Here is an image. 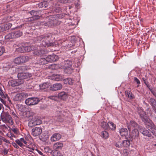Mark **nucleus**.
Returning a JSON list of instances; mask_svg holds the SVG:
<instances>
[{"label":"nucleus","instance_id":"23","mask_svg":"<svg viewBox=\"0 0 156 156\" xmlns=\"http://www.w3.org/2000/svg\"><path fill=\"white\" fill-rule=\"evenodd\" d=\"M58 99H60L65 100L68 98L67 94L65 92H62L58 94Z\"/></svg>","mask_w":156,"mask_h":156},{"label":"nucleus","instance_id":"57","mask_svg":"<svg viewBox=\"0 0 156 156\" xmlns=\"http://www.w3.org/2000/svg\"><path fill=\"white\" fill-rule=\"evenodd\" d=\"M151 132L156 137V128L153 130H152Z\"/></svg>","mask_w":156,"mask_h":156},{"label":"nucleus","instance_id":"36","mask_svg":"<svg viewBox=\"0 0 156 156\" xmlns=\"http://www.w3.org/2000/svg\"><path fill=\"white\" fill-rule=\"evenodd\" d=\"M101 126L104 129H108V124L106 122L103 121L101 122Z\"/></svg>","mask_w":156,"mask_h":156},{"label":"nucleus","instance_id":"52","mask_svg":"<svg viewBox=\"0 0 156 156\" xmlns=\"http://www.w3.org/2000/svg\"><path fill=\"white\" fill-rule=\"evenodd\" d=\"M68 84L69 85H71L73 84L74 82V81L70 78H68Z\"/></svg>","mask_w":156,"mask_h":156},{"label":"nucleus","instance_id":"61","mask_svg":"<svg viewBox=\"0 0 156 156\" xmlns=\"http://www.w3.org/2000/svg\"><path fill=\"white\" fill-rule=\"evenodd\" d=\"M56 65L55 64H52L49 67V68L51 69H55Z\"/></svg>","mask_w":156,"mask_h":156},{"label":"nucleus","instance_id":"12","mask_svg":"<svg viewBox=\"0 0 156 156\" xmlns=\"http://www.w3.org/2000/svg\"><path fill=\"white\" fill-rule=\"evenodd\" d=\"M18 132L19 130L16 126H13L12 128H10V139L12 137L15 138L14 134L17 135Z\"/></svg>","mask_w":156,"mask_h":156},{"label":"nucleus","instance_id":"45","mask_svg":"<svg viewBox=\"0 0 156 156\" xmlns=\"http://www.w3.org/2000/svg\"><path fill=\"white\" fill-rule=\"evenodd\" d=\"M48 98L53 100L55 101H58V96H50L48 97Z\"/></svg>","mask_w":156,"mask_h":156},{"label":"nucleus","instance_id":"53","mask_svg":"<svg viewBox=\"0 0 156 156\" xmlns=\"http://www.w3.org/2000/svg\"><path fill=\"white\" fill-rule=\"evenodd\" d=\"M4 52V48L2 47H0V56L2 55Z\"/></svg>","mask_w":156,"mask_h":156},{"label":"nucleus","instance_id":"10","mask_svg":"<svg viewBox=\"0 0 156 156\" xmlns=\"http://www.w3.org/2000/svg\"><path fill=\"white\" fill-rule=\"evenodd\" d=\"M144 123L145 124L146 128L149 130H150L151 131L156 128V126L154 123L150 119H148V121Z\"/></svg>","mask_w":156,"mask_h":156},{"label":"nucleus","instance_id":"55","mask_svg":"<svg viewBox=\"0 0 156 156\" xmlns=\"http://www.w3.org/2000/svg\"><path fill=\"white\" fill-rule=\"evenodd\" d=\"M51 151V150H50V148L48 147H46L44 149V151L46 153L48 152Z\"/></svg>","mask_w":156,"mask_h":156},{"label":"nucleus","instance_id":"7","mask_svg":"<svg viewBox=\"0 0 156 156\" xmlns=\"http://www.w3.org/2000/svg\"><path fill=\"white\" fill-rule=\"evenodd\" d=\"M28 96V94L26 93H22L16 94L13 99L15 101H21L23 100Z\"/></svg>","mask_w":156,"mask_h":156},{"label":"nucleus","instance_id":"33","mask_svg":"<svg viewBox=\"0 0 156 156\" xmlns=\"http://www.w3.org/2000/svg\"><path fill=\"white\" fill-rule=\"evenodd\" d=\"M44 53V51L43 49H39V50L35 51L34 52V54L35 55H41Z\"/></svg>","mask_w":156,"mask_h":156},{"label":"nucleus","instance_id":"31","mask_svg":"<svg viewBox=\"0 0 156 156\" xmlns=\"http://www.w3.org/2000/svg\"><path fill=\"white\" fill-rule=\"evenodd\" d=\"M9 26L7 24L5 25L4 26L0 27V34L5 30H8L9 29Z\"/></svg>","mask_w":156,"mask_h":156},{"label":"nucleus","instance_id":"14","mask_svg":"<svg viewBox=\"0 0 156 156\" xmlns=\"http://www.w3.org/2000/svg\"><path fill=\"white\" fill-rule=\"evenodd\" d=\"M130 137L133 139L137 138L139 136V133L137 129H133L130 133Z\"/></svg>","mask_w":156,"mask_h":156},{"label":"nucleus","instance_id":"22","mask_svg":"<svg viewBox=\"0 0 156 156\" xmlns=\"http://www.w3.org/2000/svg\"><path fill=\"white\" fill-rule=\"evenodd\" d=\"M53 147L54 149L55 150H60L63 147V144L62 142H58L54 144Z\"/></svg>","mask_w":156,"mask_h":156},{"label":"nucleus","instance_id":"42","mask_svg":"<svg viewBox=\"0 0 156 156\" xmlns=\"http://www.w3.org/2000/svg\"><path fill=\"white\" fill-rule=\"evenodd\" d=\"M28 125L30 127H32L36 126L35 124L33 121L32 118L29 121L28 123Z\"/></svg>","mask_w":156,"mask_h":156},{"label":"nucleus","instance_id":"50","mask_svg":"<svg viewBox=\"0 0 156 156\" xmlns=\"http://www.w3.org/2000/svg\"><path fill=\"white\" fill-rule=\"evenodd\" d=\"M16 142L20 147H22L23 145V144L22 143L21 140H20V139L16 140Z\"/></svg>","mask_w":156,"mask_h":156},{"label":"nucleus","instance_id":"25","mask_svg":"<svg viewBox=\"0 0 156 156\" xmlns=\"http://www.w3.org/2000/svg\"><path fill=\"white\" fill-rule=\"evenodd\" d=\"M30 13L31 15L34 16L31 17L30 18V19H39V16H38L39 12L35 10H33L30 11Z\"/></svg>","mask_w":156,"mask_h":156},{"label":"nucleus","instance_id":"62","mask_svg":"<svg viewBox=\"0 0 156 156\" xmlns=\"http://www.w3.org/2000/svg\"><path fill=\"white\" fill-rule=\"evenodd\" d=\"M1 139H2V140H3V141H5V142L7 143H10V142H9V140L5 139L3 137H1Z\"/></svg>","mask_w":156,"mask_h":156},{"label":"nucleus","instance_id":"48","mask_svg":"<svg viewBox=\"0 0 156 156\" xmlns=\"http://www.w3.org/2000/svg\"><path fill=\"white\" fill-rule=\"evenodd\" d=\"M17 106L19 111L21 112H23L24 111V107L23 105H18Z\"/></svg>","mask_w":156,"mask_h":156},{"label":"nucleus","instance_id":"28","mask_svg":"<svg viewBox=\"0 0 156 156\" xmlns=\"http://www.w3.org/2000/svg\"><path fill=\"white\" fill-rule=\"evenodd\" d=\"M52 79L53 80L57 81L61 80L63 79L62 75L60 74H54L52 76Z\"/></svg>","mask_w":156,"mask_h":156},{"label":"nucleus","instance_id":"64","mask_svg":"<svg viewBox=\"0 0 156 156\" xmlns=\"http://www.w3.org/2000/svg\"><path fill=\"white\" fill-rule=\"evenodd\" d=\"M63 82L64 83L66 84H68V78L66 79H64L63 80Z\"/></svg>","mask_w":156,"mask_h":156},{"label":"nucleus","instance_id":"1","mask_svg":"<svg viewBox=\"0 0 156 156\" xmlns=\"http://www.w3.org/2000/svg\"><path fill=\"white\" fill-rule=\"evenodd\" d=\"M65 16L64 14L61 13L51 15L48 17L49 20L48 22L44 23L42 25L49 27H51L58 25L59 24V22L57 20L59 19H61Z\"/></svg>","mask_w":156,"mask_h":156},{"label":"nucleus","instance_id":"34","mask_svg":"<svg viewBox=\"0 0 156 156\" xmlns=\"http://www.w3.org/2000/svg\"><path fill=\"white\" fill-rule=\"evenodd\" d=\"M108 128H109L112 130H115L116 128V125L112 122H108Z\"/></svg>","mask_w":156,"mask_h":156},{"label":"nucleus","instance_id":"43","mask_svg":"<svg viewBox=\"0 0 156 156\" xmlns=\"http://www.w3.org/2000/svg\"><path fill=\"white\" fill-rule=\"evenodd\" d=\"M51 154L53 156H59L61 153L60 151L55 150L52 151Z\"/></svg>","mask_w":156,"mask_h":156},{"label":"nucleus","instance_id":"44","mask_svg":"<svg viewBox=\"0 0 156 156\" xmlns=\"http://www.w3.org/2000/svg\"><path fill=\"white\" fill-rule=\"evenodd\" d=\"M19 85V83L16 82L15 80L10 81V85L12 86H17Z\"/></svg>","mask_w":156,"mask_h":156},{"label":"nucleus","instance_id":"39","mask_svg":"<svg viewBox=\"0 0 156 156\" xmlns=\"http://www.w3.org/2000/svg\"><path fill=\"white\" fill-rule=\"evenodd\" d=\"M122 144L123 146L125 147H127L129 146L130 145V142L129 140H126L122 141Z\"/></svg>","mask_w":156,"mask_h":156},{"label":"nucleus","instance_id":"3","mask_svg":"<svg viewBox=\"0 0 156 156\" xmlns=\"http://www.w3.org/2000/svg\"><path fill=\"white\" fill-rule=\"evenodd\" d=\"M9 110L5 109L1 114L0 116L2 121L5 123H9L10 115Z\"/></svg>","mask_w":156,"mask_h":156},{"label":"nucleus","instance_id":"24","mask_svg":"<svg viewBox=\"0 0 156 156\" xmlns=\"http://www.w3.org/2000/svg\"><path fill=\"white\" fill-rule=\"evenodd\" d=\"M5 90L4 88L2 86L0 85V95L2 98H6L7 97L8 98V100L10 101V100H9L8 96L6 95H5V92L4 91Z\"/></svg>","mask_w":156,"mask_h":156},{"label":"nucleus","instance_id":"26","mask_svg":"<svg viewBox=\"0 0 156 156\" xmlns=\"http://www.w3.org/2000/svg\"><path fill=\"white\" fill-rule=\"evenodd\" d=\"M72 64V62L69 60L66 61L64 62L63 68L64 69L71 68Z\"/></svg>","mask_w":156,"mask_h":156},{"label":"nucleus","instance_id":"9","mask_svg":"<svg viewBox=\"0 0 156 156\" xmlns=\"http://www.w3.org/2000/svg\"><path fill=\"white\" fill-rule=\"evenodd\" d=\"M138 114L140 118L144 123L148 121V117L144 111L142 110H139Z\"/></svg>","mask_w":156,"mask_h":156},{"label":"nucleus","instance_id":"29","mask_svg":"<svg viewBox=\"0 0 156 156\" xmlns=\"http://www.w3.org/2000/svg\"><path fill=\"white\" fill-rule=\"evenodd\" d=\"M32 118L36 126L40 125L41 123V120L38 119L37 117L33 116L32 117Z\"/></svg>","mask_w":156,"mask_h":156},{"label":"nucleus","instance_id":"5","mask_svg":"<svg viewBox=\"0 0 156 156\" xmlns=\"http://www.w3.org/2000/svg\"><path fill=\"white\" fill-rule=\"evenodd\" d=\"M40 101V99L36 97L28 98L25 101V104L28 105H33L37 104Z\"/></svg>","mask_w":156,"mask_h":156},{"label":"nucleus","instance_id":"27","mask_svg":"<svg viewBox=\"0 0 156 156\" xmlns=\"http://www.w3.org/2000/svg\"><path fill=\"white\" fill-rule=\"evenodd\" d=\"M37 5L39 8L45 9L48 5V2L46 1L39 3Z\"/></svg>","mask_w":156,"mask_h":156},{"label":"nucleus","instance_id":"59","mask_svg":"<svg viewBox=\"0 0 156 156\" xmlns=\"http://www.w3.org/2000/svg\"><path fill=\"white\" fill-rule=\"evenodd\" d=\"M123 153L125 155H127L129 154V152L127 150L125 149L123 150Z\"/></svg>","mask_w":156,"mask_h":156},{"label":"nucleus","instance_id":"37","mask_svg":"<svg viewBox=\"0 0 156 156\" xmlns=\"http://www.w3.org/2000/svg\"><path fill=\"white\" fill-rule=\"evenodd\" d=\"M145 85L151 91L152 94L153 95H155L156 94L154 92V90H152V87H151V85L149 84V82H148L146 83L145 84Z\"/></svg>","mask_w":156,"mask_h":156},{"label":"nucleus","instance_id":"4","mask_svg":"<svg viewBox=\"0 0 156 156\" xmlns=\"http://www.w3.org/2000/svg\"><path fill=\"white\" fill-rule=\"evenodd\" d=\"M30 58L27 56H22L18 57L14 60L15 63L19 64L28 61Z\"/></svg>","mask_w":156,"mask_h":156},{"label":"nucleus","instance_id":"8","mask_svg":"<svg viewBox=\"0 0 156 156\" xmlns=\"http://www.w3.org/2000/svg\"><path fill=\"white\" fill-rule=\"evenodd\" d=\"M34 50L33 47L30 46H22L17 48L18 52L21 53H24Z\"/></svg>","mask_w":156,"mask_h":156},{"label":"nucleus","instance_id":"18","mask_svg":"<svg viewBox=\"0 0 156 156\" xmlns=\"http://www.w3.org/2000/svg\"><path fill=\"white\" fill-rule=\"evenodd\" d=\"M22 34V32L20 31H14L10 33V38H17L21 36Z\"/></svg>","mask_w":156,"mask_h":156},{"label":"nucleus","instance_id":"38","mask_svg":"<svg viewBox=\"0 0 156 156\" xmlns=\"http://www.w3.org/2000/svg\"><path fill=\"white\" fill-rule=\"evenodd\" d=\"M109 136L108 133L105 131H103L101 133V136L104 139H107Z\"/></svg>","mask_w":156,"mask_h":156},{"label":"nucleus","instance_id":"6","mask_svg":"<svg viewBox=\"0 0 156 156\" xmlns=\"http://www.w3.org/2000/svg\"><path fill=\"white\" fill-rule=\"evenodd\" d=\"M19 80H23L24 79L30 78L32 76V74L29 73H20L17 74L16 73H15ZM23 82V80L22 82V83Z\"/></svg>","mask_w":156,"mask_h":156},{"label":"nucleus","instance_id":"58","mask_svg":"<svg viewBox=\"0 0 156 156\" xmlns=\"http://www.w3.org/2000/svg\"><path fill=\"white\" fill-rule=\"evenodd\" d=\"M134 80L138 84H140V80L136 77H134Z\"/></svg>","mask_w":156,"mask_h":156},{"label":"nucleus","instance_id":"11","mask_svg":"<svg viewBox=\"0 0 156 156\" xmlns=\"http://www.w3.org/2000/svg\"><path fill=\"white\" fill-rule=\"evenodd\" d=\"M42 132V129L39 127H35L32 129V135L34 136H37L41 134Z\"/></svg>","mask_w":156,"mask_h":156},{"label":"nucleus","instance_id":"21","mask_svg":"<svg viewBox=\"0 0 156 156\" xmlns=\"http://www.w3.org/2000/svg\"><path fill=\"white\" fill-rule=\"evenodd\" d=\"M149 103L153 109L156 112V100L154 98H151L149 100Z\"/></svg>","mask_w":156,"mask_h":156},{"label":"nucleus","instance_id":"35","mask_svg":"<svg viewBox=\"0 0 156 156\" xmlns=\"http://www.w3.org/2000/svg\"><path fill=\"white\" fill-rule=\"evenodd\" d=\"M48 84L46 83L40 85V89L42 90L48 88Z\"/></svg>","mask_w":156,"mask_h":156},{"label":"nucleus","instance_id":"51","mask_svg":"<svg viewBox=\"0 0 156 156\" xmlns=\"http://www.w3.org/2000/svg\"><path fill=\"white\" fill-rule=\"evenodd\" d=\"M58 112H59V114H58V115L57 116V117H55V119H56V121H60V116L61 114V112L59 111V112H57V113H58Z\"/></svg>","mask_w":156,"mask_h":156},{"label":"nucleus","instance_id":"47","mask_svg":"<svg viewBox=\"0 0 156 156\" xmlns=\"http://www.w3.org/2000/svg\"><path fill=\"white\" fill-rule=\"evenodd\" d=\"M64 69V72L66 73L69 74L72 73L73 69L71 68H68L67 69Z\"/></svg>","mask_w":156,"mask_h":156},{"label":"nucleus","instance_id":"40","mask_svg":"<svg viewBox=\"0 0 156 156\" xmlns=\"http://www.w3.org/2000/svg\"><path fill=\"white\" fill-rule=\"evenodd\" d=\"M52 10L53 13L55 14L59 12L61 10V9L59 7L53 8Z\"/></svg>","mask_w":156,"mask_h":156},{"label":"nucleus","instance_id":"63","mask_svg":"<svg viewBox=\"0 0 156 156\" xmlns=\"http://www.w3.org/2000/svg\"><path fill=\"white\" fill-rule=\"evenodd\" d=\"M37 151L40 155L42 156H45V155H44L43 153L41 152V151L37 149Z\"/></svg>","mask_w":156,"mask_h":156},{"label":"nucleus","instance_id":"46","mask_svg":"<svg viewBox=\"0 0 156 156\" xmlns=\"http://www.w3.org/2000/svg\"><path fill=\"white\" fill-rule=\"evenodd\" d=\"M43 138L45 140H47L49 137V135L46 131H44V133L42 134Z\"/></svg>","mask_w":156,"mask_h":156},{"label":"nucleus","instance_id":"32","mask_svg":"<svg viewBox=\"0 0 156 156\" xmlns=\"http://www.w3.org/2000/svg\"><path fill=\"white\" fill-rule=\"evenodd\" d=\"M126 95V97H128L131 99H133L134 96L133 94L129 90H126L125 92Z\"/></svg>","mask_w":156,"mask_h":156},{"label":"nucleus","instance_id":"56","mask_svg":"<svg viewBox=\"0 0 156 156\" xmlns=\"http://www.w3.org/2000/svg\"><path fill=\"white\" fill-rule=\"evenodd\" d=\"M20 140L21 141L22 143H23L27 145V142L23 138H21L20 139Z\"/></svg>","mask_w":156,"mask_h":156},{"label":"nucleus","instance_id":"49","mask_svg":"<svg viewBox=\"0 0 156 156\" xmlns=\"http://www.w3.org/2000/svg\"><path fill=\"white\" fill-rule=\"evenodd\" d=\"M27 69L28 67L25 66H21L19 68V69L23 71H25L27 70Z\"/></svg>","mask_w":156,"mask_h":156},{"label":"nucleus","instance_id":"60","mask_svg":"<svg viewBox=\"0 0 156 156\" xmlns=\"http://www.w3.org/2000/svg\"><path fill=\"white\" fill-rule=\"evenodd\" d=\"M8 153V150L6 149H5L2 151V154H3L5 155Z\"/></svg>","mask_w":156,"mask_h":156},{"label":"nucleus","instance_id":"15","mask_svg":"<svg viewBox=\"0 0 156 156\" xmlns=\"http://www.w3.org/2000/svg\"><path fill=\"white\" fill-rule=\"evenodd\" d=\"M46 58L48 62H55L58 59V56L54 54L49 55Z\"/></svg>","mask_w":156,"mask_h":156},{"label":"nucleus","instance_id":"41","mask_svg":"<svg viewBox=\"0 0 156 156\" xmlns=\"http://www.w3.org/2000/svg\"><path fill=\"white\" fill-rule=\"evenodd\" d=\"M115 146L117 147L121 148L123 146L122 142L121 140L117 141L115 143Z\"/></svg>","mask_w":156,"mask_h":156},{"label":"nucleus","instance_id":"2","mask_svg":"<svg viewBox=\"0 0 156 156\" xmlns=\"http://www.w3.org/2000/svg\"><path fill=\"white\" fill-rule=\"evenodd\" d=\"M37 41L41 42V46L48 47L52 44L51 42L50 41V36L48 34L42 35L37 36L36 38Z\"/></svg>","mask_w":156,"mask_h":156},{"label":"nucleus","instance_id":"19","mask_svg":"<svg viewBox=\"0 0 156 156\" xmlns=\"http://www.w3.org/2000/svg\"><path fill=\"white\" fill-rule=\"evenodd\" d=\"M119 133L120 135L122 136H125L126 138L128 136V132L127 129L122 128L119 129Z\"/></svg>","mask_w":156,"mask_h":156},{"label":"nucleus","instance_id":"13","mask_svg":"<svg viewBox=\"0 0 156 156\" xmlns=\"http://www.w3.org/2000/svg\"><path fill=\"white\" fill-rule=\"evenodd\" d=\"M139 130H140V132L144 136H146L149 137H151L152 136V135L150 132L144 127H140Z\"/></svg>","mask_w":156,"mask_h":156},{"label":"nucleus","instance_id":"17","mask_svg":"<svg viewBox=\"0 0 156 156\" xmlns=\"http://www.w3.org/2000/svg\"><path fill=\"white\" fill-rule=\"evenodd\" d=\"M61 138V135L59 133H54L51 138V141L55 142L59 140Z\"/></svg>","mask_w":156,"mask_h":156},{"label":"nucleus","instance_id":"16","mask_svg":"<svg viewBox=\"0 0 156 156\" xmlns=\"http://www.w3.org/2000/svg\"><path fill=\"white\" fill-rule=\"evenodd\" d=\"M62 87V85L60 83H56L51 85L50 88L51 90L56 91L60 90Z\"/></svg>","mask_w":156,"mask_h":156},{"label":"nucleus","instance_id":"30","mask_svg":"<svg viewBox=\"0 0 156 156\" xmlns=\"http://www.w3.org/2000/svg\"><path fill=\"white\" fill-rule=\"evenodd\" d=\"M38 63L42 65L47 64L48 63L47 58H41L38 61Z\"/></svg>","mask_w":156,"mask_h":156},{"label":"nucleus","instance_id":"54","mask_svg":"<svg viewBox=\"0 0 156 156\" xmlns=\"http://www.w3.org/2000/svg\"><path fill=\"white\" fill-rule=\"evenodd\" d=\"M5 38L6 42L9 41L10 39V34H7L5 36Z\"/></svg>","mask_w":156,"mask_h":156},{"label":"nucleus","instance_id":"20","mask_svg":"<svg viewBox=\"0 0 156 156\" xmlns=\"http://www.w3.org/2000/svg\"><path fill=\"white\" fill-rule=\"evenodd\" d=\"M131 127H133L136 129H137V128H138L139 129H140L141 126H140L139 125L134 121H131L130 122V126H128L127 127L129 131L131 130Z\"/></svg>","mask_w":156,"mask_h":156}]
</instances>
